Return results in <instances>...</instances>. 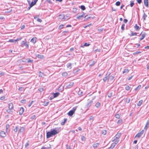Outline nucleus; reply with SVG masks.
Instances as JSON below:
<instances>
[{
    "label": "nucleus",
    "instance_id": "obj_1",
    "mask_svg": "<svg viewBox=\"0 0 149 149\" xmlns=\"http://www.w3.org/2000/svg\"><path fill=\"white\" fill-rule=\"evenodd\" d=\"M59 132L58 129L57 128L52 129L50 132H47V138H49L51 137L56 135L58 134Z\"/></svg>",
    "mask_w": 149,
    "mask_h": 149
},
{
    "label": "nucleus",
    "instance_id": "obj_2",
    "mask_svg": "<svg viewBox=\"0 0 149 149\" xmlns=\"http://www.w3.org/2000/svg\"><path fill=\"white\" fill-rule=\"evenodd\" d=\"M58 17L59 19L63 21L67 20L70 18L69 16L67 15H65L63 14L59 15Z\"/></svg>",
    "mask_w": 149,
    "mask_h": 149
},
{
    "label": "nucleus",
    "instance_id": "obj_3",
    "mask_svg": "<svg viewBox=\"0 0 149 149\" xmlns=\"http://www.w3.org/2000/svg\"><path fill=\"white\" fill-rule=\"evenodd\" d=\"M143 133L144 130H142L140 132L136 134V135L135 136V137H140L143 134Z\"/></svg>",
    "mask_w": 149,
    "mask_h": 149
},
{
    "label": "nucleus",
    "instance_id": "obj_4",
    "mask_svg": "<svg viewBox=\"0 0 149 149\" xmlns=\"http://www.w3.org/2000/svg\"><path fill=\"white\" fill-rule=\"evenodd\" d=\"M111 73H110L108 74L107 73L106 75V76L103 79V80L104 82H106L107 80L109 79V76L110 75Z\"/></svg>",
    "mask_w": 149,
    "mask_h": 149
},
{
    "label": "nucleus",
    "instance_id": "obj_5",
    "mask_svg": "<svg viewBox=\"0 0 149 149\" xmlns=\"http://www.w3.org/2000/svg\"><path fill=\"white\" fill-rule=\"evenodd\" d=\"M93 101L92 100H88V103L86 104V107H90Z\"/></svg>",
    "mask_w": 149,
    "mask_h": 149
},
{
    "label": "nucleus",
    "instance_id": "obj_6",
    "mask_svg": "<svg viewBox=\"0 0 149 149\" xmlns=\"http://www.w3.org/2000/svg\"><path fill=\"white\" fill-rule=\"evenodd\" d=\"M121 136V133H118L115 136L114 138H115L116 139H119Z\"/></svg>",
    "mask_w": 149,
    "mask_h": 149
},
{
    "label": "nucleus",
    "instance_id": "obj_7",
    "mask_svg": "<svg viewBox=\"0 0 149 149\" xmlns=\"http://www.w3.org/2000/svg\"><path fill=\"white\" fill-rule=\"evenodd\" d=\"M0 135L2 137H5L6 136L5 132L3 131H1L0 132Z\"/></svg>",
    "mask_w": 149,
    "mask_h": 149
},
{
    "label": "nucleus",
    "instance_id": "obj_8",
    "mask_svg": "<svg viewBox=\"0 0 149 149\" xmlns=\"http://www.w3.org/2000/svg\"><path fill=\"white\" fill-rule=\"evenodd\" d=\"M144 4L147 7H148V0H144Z\"/></svg>",
    "mask_w": 149,
    "mask_h": 149
},
{
    "label": "nucleus",
    "instance_id": "obj_9",
    "mask_svg": "<svg viewBox=\"0 0 149 149\" xmlns=\"http://www.w3.org/2000/svg\"><path fill=\"white\" fill-rule=\"evenodd\" d=\"M24 112V109L23 107L20 108L19 110V114L20 115H22Z\"/></svg>",
    "mask_w": 149,
    "mask_h": 149
},
{
    "label": "nucleus",
    "instance_id": "obj_10",
    "mask_svg": "<svg viewBox=\"0 0 149 149\" xmlns=\"http://www.w3.org/2000/svg\"><path fill=\"white\" fill-rule=\"evenodd\" d=\"M73 84L74 83L73 82L69 83L66 86L68 88H70L73 86Z\"/></svg>",
    "mask_w": 149,
    "mask_h": 149
},
{
    "label": "nucleus",
    "instance_id": "obj_11",
    "mask_svg": "<svg viewBox=\"0 0 149 149\" xmlns=\"http://www.w3.org/2000/svg\"><path fill=\"white\" fill-rule=\"evenodd\" d=\"M74 112L73 111H72L71 110L68 113V115L70 116H72Z\"/></svg>",
    "mask_w": 149,
    "mask_h": 149
},
{
    "label": "nucleus",
    "instance_id": "obj_12",
    "mask_svg": "<svg viewBox=\"0 0 149 149\" xmlns=\"http://www.w3.org/2000/svg\"><path fill=\"white\" fill-rule=\"evenodd\" d=\"M13 107V105L12 103H10L9 104V109H12Z\"/></svg>",
    "mask_w": 149,
    "mask_h": 149
},
{
    "label": "nucleus",
    "instance_id": "obj_13",
    "mask_svg": "<svg viewBox=\"0 0 149 149\" xmlns=\"http://www.w3.org/2000/svg\"><path fill=\"white\" fill-rule=\"evenodd\" d=\"M141 34V36L140 38V40H142L145 37V33L142 34V32L140 34V35Z\"/></svg>",
    "mask_w": 149,
    "mask_h": 149
},
{
    "label": "nucleus",
    "instance_id": "obj_14",
    "mask_svg": "<svg viewBox=\"0 0 149 149\" xmlns=\"http://www.w3.org/2000/svg\"><path fill=\"white\" fill-rule=\"evenodd\" d=\"M18 40H19L18 39L17 40L10 39L8 42H16Z\"/></svg>",
    "mask_w": 149,
    "mask_h": 149
},
{
    "label": "nucleus",
    "instance_id": "obj_15",
    "mask_svg": "<svg viewBox=\"0 0 149 149\" xmlns=\"http://www.w3.org/2000/svg\"><path fill=\"white\" fill-rule=\"evenodd\" d=\"M67 120V118H64L63 120V121H62L61 123V125H65V123Z\"/></svg>",
    "mask_w": 149,
    "mask_h": 149
},
{
    "label": "nucleus",
    "instance_id": "obj_16",
    "mask_svg": "<svg viewBox=\"0 0 149 149\" xmlns=\"http://www.w3.org/2000/svg\"><path fill=\"white\" fill-rule=\"evenodd\" d=\"M119 139H116L115 138H114L113 140L112 141H115L113 143H114L115 145H116L119 142Z\"/></svg>",
    "mask_w": 149,
    "mask_h": 149
},
{
    "label": "nucleus",
    "instance_id": "obj_17",
    "mask_svg": "<svg viewBox=\"0 0 149 149\" xmlns=\"http://www.w3.org/2000/svg\"><path fill=\"white\" fill-rule=\"evenodd\" d=\"M80 70V69L79 68H76L73 70V72L74 74H76Z\"/></svg>",
    "mask_w": 149,
    "mask_h": 149
},
{
    "label": "nucleus",
    "instance_id": "obj_18",
    "mask_svg": "<svg viewBox=\"0 0 149 149\" xmlns=\"http://www.w3.org/2000/svg\"><path fill=\"white\" fill-rule=\"evenodd\" d=\"M116 145L114 143H113L111 144V146L108 148V149H112Z\"/></svg>",
    "mask_w": 149,
    "mask_h": 149
},
{
    "label": "nucleus",
    "instance_id": "obj_19",
    "mask_svg": "<svg viewBox=\"0 0 149 149\" xmlns=\"http://www.w3.org/2000/svg\"><path fill=\"white\" fill-rule=\"evenodd\" d=\"M143 102V101L142 100H140L138 103H137V105L138 106H140L142 104Z\"/></svg>",
    "mask_w": 149,
    "mask_h": 149
},
{
    "label": "nucleus",
    "instance_id": "obj_20",
    "mask_svg": "<svg viewBox=\"0 0 149 149\" xmlns=\"http://www.w3.org/2000/svg\"><path fill=\"white\" fill-rule=\"evenodd\" d=\"M130 88L131 87H130L128 85H125V89L127 91H129L130 89Z\"/></svg>",
    "mask_w": 149,
    "mask_h": 149
},
{
    "label": "nucleus",
    "instance_id": "obj_21",
    "mask_svg": "<svg viewBox=\"0 0 149 149\" xmlns=\"http://www.w3.org/2000/svg\"><path fill=\"white\" fill-rule=\"evenodd\" d=\"M39 77H42L43 76H44V75L43 73L41 71H39Z\"/></svg>",
    "mask_w": 149,
    "mask_h": 149
},
{
    "label": "nucleus",
    "instance_id": "obj_22",
    "mask_svg": "<svg viewBox=\"0 0 149 149\" xmlns=\"http://www.w3.org/2000/svg\"><path fill=\"white\" fill-rule=\"evenodd\" d=\"M36 1H32L30 4V7H32L34 5H35L36 4Z\"/></svg>",
    "mask_w": 149,
    "mask_h": 149
},
{
    "label": "nucleus",
    "instance_id": "obj_23",
    "mask_svg": "<svg viewBox=\"0 0 149 149\" xmlns=\"http://www.w3.org/2000/svg\"><path fill=\"white\" fill-rule=\"evenodd\" d=\"M60 94V93H54V98L57 97H58Z\"/></svg>",
    "mask_w": 149,
    "mask_h": 149
},
{
    "label": "nucleus",
    "instance_id": "obj_24",
    "mask_svg": "<svg viewBox=\"0 0 149 149\" xmlns=\"http://www.w3.org/2000/svg\"><path fill=\"white\" fill-rule=\"evenodd\" d=\"M99 144L98 143H94L93 144V146L94 148H96L99 146Z\"/></svg>",
    "mask_w": 149,
    "mask_h": 149
},
{
    "label": "nucleus",
    "instance_id": "obj_25",
    "mask_svg": "<svg viewBox=\"0 0 149 149\" xmlns=\"http://www.w3.org/2000/svg\"><path fill=\"white\" fill-rule=\"evenodd\" d=\"M108 96L109 97H111L113 96V93L112 92H109L108 93Z\"/></svg>",
    "mask_w": 149,
    "mask_h": 149
},
{
    "label": "nucleus",
    "instance_id": "obj_26",
    "mask_svg": "<svg viewBox=\"0 0 149 149\" xmlns=\"http://www.w3.org/2000/svg\"><path fill=\"white\" fill-rule=\"evenodd\" d=\"M62 75L63 77H66L68 76V74L66 72H64L62 73Z\"/></svg>",
    "mask_w": 149,
    "mask_h": 149
},
{
    "label": "nucleus",
    "instance_id": "obj_27",
    "mask_svg": "<svg viewBox=\"0 0 149 149\" xmlns=\"http://www.w3.org/2000/svg\"><path fill=\"white\" fill-rule=\"evenodd\" d=\"M36 56L38 58H41V59L43 58L44 57L43 56V55H40V54H38Z\"/></svg>",
    "mask_w": 149,
    "mask_h": 149
},
{
    "label": "nucleus",
    "instance_id": "obj_28",
    "mask_svg": "<svg viewBox=\"0 0 149 149\" xmlns=\"http://www.w3.org/2000/svg\"><path fill=\"white\" fill-rule=\"evenodd\" d=\"M11 109H7L6 110V111L8 113L12 114V113L13 111L11 110Z\"/></svg>",
    "mask_w": 149,
    "mask_h": 149
},
{
    "label": "nucleus",
    "instance_id": "obj_29",
    "mask_svg": "<svg viewBox=\"0 0 149 149\" xmlns=\"http://www.w3.org/2000/svg\"><path fill=\"white\" fill-rule=\"evenodd\" d=\"M140 28H139V26L137 25V24H136L134 26V29L136 30H139Z\"/></svg>",
    "mask_w": 149,
    "mask_h": 149
},
{
    "label": "nucleus",
    "instance_id": "obj_30",
    "mask_svg": "<svg viewBox=\"0 0 149 149\" xmlns=\"http://www.w3.org/2000/svg\"><path fill=\"white\" fill-rule=\"evenodd\" d=\"M50 146L49 147H46L44 146L42 147L41 149H51V147H50Z\"/></svg>",
    "mask_w": 149,
    "mask_h": 149
},
{
    "label": "nucleus",
    "instance_id": "obj_31",
    "mask_svg": "<svg viewBox=\"0 0 149 149\" xmlns=\"http://www.w3.org/2000/svg\"><path fill=\"white\" fill-rule=\"evenodd\" d=\"M31 41L33 43L36 42V38H33L31 40Z\"/></svg>",
    "mask_w": 149,
    "mask_h": 149
},
{
    "label": "nucleus",
    "instance_id": "obj_32",
    "mask_svg": "<svg viewBox=\"0 0 149 149\" xmlns=\"http://www.w3.org/2000/svg\"><path fill=\"white\" fill-rule=\"evenodd\" d=\"M137 33H133V32H132L131 34L130 35V36H136Z\"/></svg>",
    "mask_w": 149,
    "mask_h": 149
},
{
    "label": "nucleus",
    "instance_id": "obj_33",
    "mask_svg": "<svg viewBox=\"0 0 149 149\" xmlns=\"http://www.w3.org/2000/svg\"><path fill=\"white\" fill-rule=\"evenodd\" d=\"M147 16V15H146L145 13H144L143 16V20H145L146 19V17Z\"/></svg>",
    "mask_w": 149,
    "mask_h": 149
},
{
    "label": "nucleus",
    "instance_id": "obj_34",
    "mask_svg": "<svg viewBox=\"0 0 149 149\" xmlns=\"http://www.w3.org/2000/svg\"><path fill=\"white\" fill-rule=\"evenodd\" d=\"M80 8L81 9L83 10H85L86 9L85 6L84 5H82L81 6Z\"/></svg>",
    "mask_w": 149,
    "mask_h": 149
},
{
    "label": "nucleus",
    "instance_id": "obj_35",
    "mask_svg": "<svg viewBox=\"0 0 149 149\" xmlns=\"http://www.w3.org/2000/svg\"><path fill=\"white\" fill-rule=\"evenodd\" d=\"M114 78V77L112 76H111L110 77L109 76V79L110 81H112Z\"/></svg>",
    "mask_w": 149,
    "mask_h": 149
},
{
    "label": "nucleus",
    "instance_id": "obj_36",
    "mask_svg": "<svg viewBox=\"0 0 149 149\" xmlns=\"http://www.w3.org/2000/svg\"><path fill=\"white\" fill-rule=\"evenodd\" d=\"M141 85H139L136 88H135V91H137V90H139L140 88H141Z\"/></svg>",
    "mask_w": 149,
    "mask_h": 149
},
{
    "label": "nucleus",
    "instance_id": "obj_37",
    "mask_svg": "<svg viewBox=\"0 0 149 149\" xmlns=\"http://www.w3.org/2000/svg\"><path fill=\"white\" fill-rule=\"evenodd\" d=\"M25 128L23 127H21L19 130V132H23Z\"/></svg>",
    "mask_w": 149,
    "mask_h": 149
},
{
    "label": "nucleus",
    "instance_id": "obj_38",
    "mask_svg": "<svg viewBox=\"0 0 149 149\" xmlns=\"http://www.w3.org/2000/svg\"><path fill=\"white\" fill-rule=\"evenodd\" d=\"M129 70L128 69H125L123 72V74L125 73H127L129 72Z\"/></svg>",
    "mask_w": 149,
    "mask_h": 149
},
{
    "label": "nucleus",
    "instance_id": "obj_39",
    "mask_svg": "<svg viewBox=\"0 0 149 149\" xmlns=\"http://www.w3.org/2000/svg\"><path fill=\"white\" fill-rule=\"evenodd\" d=\"M134 5V1H130V6L131 7H132Z\"/></svg>",
    "mask_w": 149,
    "mask_h": 149
},
{
    "label": "nucleus",
    "instance_id": "obj_40",
    "mask_svg": "<svg viewBox=\"0 0 149 149\" xmlns=\"http://www.w3.org/2000/svg\"><path fill=\"white\" fill-rule=\"evenodd\" d=\"M100 105V102H97L95 104V106L98 108L99 107Z\"/></svg>",
    "mask_w": 149,
    "mask_h": 149
},
{
    "label": "nucleus",
    "instance_id": "obj_41",
    "mask_svg": "<svg viewBox=\"0 0 149 149\" xmlns=\"http://www.w3.org/2000/svg\"><path fill=\"white\" fill-rule=\"evenodd\" d=\"M122 119H120L117 122V123L118 124H120L122 123Z\"/></svg>",
    "mask_w": 149,
    "mask_h": 149
},
{
    "label": "nucleus",
    "instance_id": "obj_42",
    "mask_svg": "<svg viewBox=\"0 0 149 149\" xmlns=\"http://www.w3.org/2000/svg\"><path fill=\"white\" fill-rule=\"evenodd\" d=\"M71 64L70 63H68L67 65V67L68 68H71Z\"/></svg>",
    "mask_w": 149,
    "mask_h": 149
},
{
    "label": "nucleus",
    "instance_id": "obj_43",
    "mask_svg": "<svg viewBox=\"0 0 149 149\" xmlns=\"http://www.w3.org/2000/svg\"><path fill=\"white\" fill-rule=\"evenodd\" d=\"M125 24H123L121 26V29L122 30V31H123L125 29Z\"/></svg>",
    "mask_w": 149,
    "mask_h": 149
},
{
    "label": "nucleus",
    "instance_id": "obj_44",
    "mask_svg": "<svg viewBox=\"0 0 149 149\" xmlns=\"http://www.w3.org/2000/svg\"><path fill=\"white\" fill-rule=\"evenodd\" d=\"M18 129V127L17 126H16L15 128L13 130L15 132H17Z\"/></svg>",
    "mask_w": 149,
    "mask_h": 149
},
{
    "label": "nucleus",
    "instance_id": "obj_45",
    "mask_svg": "<svg viewBox=\"0 0 149 149\" xmlns=\"http://www.w3.org/2000/svg\"><path fill=\"white\" fill-rule=\"evenodd\" d=\"M102 134L105 135L107 133V131L106 130H104L102 131Z\"/></svg>",
    "mask_w": 149,
    "mask_h": 149
},
{
    "label": "nucleus",
    "instance_id": "obj_46",
    "mask_svg": "<svg viewBox=\"0 0 149 149\" xmlns=\"http://www.w3.org/2000/svg\"><path fill=\"white\" fill-rule=\"evenodd\" d=\"M120 3L119 1H118L116 2V6H118L120 5Z\"/></svg>",
    "mask_w": 149,
    "mask_h": 149
},
{
    "label": "nucleus",
    "instance_id": "obj_47",
    "mask_svg": "<svg viewBox=\"0 0 149 149\" xmlns=\"http://www.w3.org/2000/svg\"><path fill=\"white\" fill-rule=\"evenodd\" d=\"M64 25L63 24H61L60 25L59 27L58 28L59 29H63V27Z\"/></svg>",
    "mask_w": 149,
    "mask_h": 149
},
{
    "label": "nucleus",
    "instance_id": "obj_48",
    "mask_svg": "<svg viewBox=\"0 0 149 149\" xmlns=\"http://www.w3.org/2000/svg\"><path fill=\"white\" fill-rule=\"evenodd\" d=\"M83 17V15H79V16H78L77 17V18L78 19H79Z\"/></svg>",
    "mask_w": 149,
    "mask_h": 149
},
{
    "label": "nucleus",
    "instance_id": "obj_49",
    "mask_svg": "<svg viewBox=\"0 0 149 149\" xmlns=\"http://www.w3.org/2000/svg\"><path fill=\"white\" fill-rule=\"evenodd\" d=\"M116 118H120V116L119 114H117L116 115Z\"/></svg>",
    "mask_w": 149,
    "mask_h": 149
},
{
    "label": "nucleus",
    "instance_id": "obj_50",
    "mask_svg": "<svg viewBox=\"0 0 149 149\" xmlns=\"http://www.w3.org/2000/svg\"><path fill=\"white\" fill-rule=\"evenodd\" d=\"M148 127V126L146 125L144 128V130H147V129Z\"/></svg>",
    "mask_w": 149,
    "mask_h": 149
},
{
    "label": "nucleus",
    "instance_id": "obj_51",
    "mask_svg": "<svg viewBox=\"0 0 149 149\" xmlns=\"http://www.w3.org/2000/svg\"><path fill=\"white\" fill-rule=\"evenodd\" d=\"M37 21L40 22H42V20L40 18H38L37 19Z\"/></svg>",
    "mask_w": 149,
    "mask_h": 149
},
{
    "label": "nucleus",
    "instance_id": "obj_52",
    "mask_svg": "<svg viewBox=\"0 0 149 149\" xmlns=\"http://www.w3.org/2000/svg\"><path fill=\"white\" fill-rule=\"evenodd\" d=\"M49 102H45L44 103V105L45 106H46L47 105H48V104H49Z\"/></svg>",
    "mask_w": 149,
    "mask_h": 149
},
{
    "label": "nucleus",
    "instance_id": "obj_53",
    "mask_svg": "<svg viewBox=\"0 0 149 149\" xmlns=\"http://www.w3.org/2000/svg\"><path fill=\"white\" fill-rule=\"evenodd\" d=\"M90 44L88 43H86L84 45V46H88L90 45Z\"/></svg>",
    "mask_w": 149,
    "mask_h": 149
},
{
    "label": "nucleus",
    "instance_id": "obj_54",
    "mask_svg": "<svg viewBox=\"0 0 149 149\" xmlns=\"http://www.w3.org/2000/svg\"><path fill=\"white\" fill-rule=\"evenodd\" d=\"M76 109V107H74L71 110L72 111H73L74 112L75 111Z\"/></svg>",
    "mask_w": 149,
    "mask_h": 149
},
{
    "label": "nucleus",
    "instance_id": "obj_55",
    "mask_svg": "<svg viewBox=\"0 0 149 149\" xmlns=\"http://www.w3.org/2000/svg\"><path fill=\"white\" fill-rule=\"evenodd\" d=\"M66 146V149H71L69 145H67Z\"/></svg>",
    "mask_w": 149,
    "mask_h": 149
},
{
    "label": "nucleus",
    "instance_id": "obj_56",
    "mask_svg": "<svg viewBox=\"0 0 149 149\" xmlns=\"http://www.w3.org/2000/svg\"><path fill=\"white\" fill-rule=\"evenodd\" d=\"M46 1L49 3H52L51 0H46Z\"/></svg>",
    "mask_w": 149,
    "mask_h": 149
},
{
    "label": "nucleus",
    "instance_id": "obj_57",
    "mask_svg": "<svg viewBox=\"0 0 149 149\" xmlns=\"http://www.w3.org/2000/svg\"><path fill=\"white\" fill-rule=\"evenodd\" d=\"M141 53V52L140 51H137L136 52L134 53L133 54H140Z\"/></svg>",
    "mask_w": 149,
    "mask_h": 149
},
{
    "label": "nucleus",
    "instance_id": "obj_58",
    "mask_svg": "<svg viewBox=\"0 0 149 149\" xmlns=\"http://www.w3.org/2000/svg\"><path fill=\"white\" fill-rule=\"evenodd\" d=\"M24 45L25 46H26L27 47H29V45L26 43H24Z\"/></svg>",
    "mask_w": 149,
    "mask_h": 149
},
{
    "label": "nucleus",
    "instance_id": "obj_59",
    "mask_svg": "<svg viewBox=\"0 0 149 149\" xmlns=\"http://www.w3.org/2000/svg\"><path fill=\"white\" fill-rule=\"evenodd\" d=\"M137 1L139 4H140L142 2V0H137Z\"/></svg>",
    "mask_w": 149,
    "mask_h": 149
},
{
    "label": "nucleus",
    "instance_id": "obj_60",
    "mask_svg": "<svg viewBox=\"0 0 149 149\" xmlns=\"http://www.w3.org/2000/svg\"><path fill=\"white\" fill-rule=\"evenodd\" d=\"M124 22L125 23H126L127 22L128 20L126 19H124Z\"/></svg>",
    "mask_w": 149,
    "mask_h": 149
},
{
    "label": "nucleus",
    "instance_id": "obj_61",
    "mask_svg": "<svg viewBox=\"0 0 149 149\" xmlns=\"http://www.w3.org/2000/svg\"><path fill=\"white\" fill-rule=\"evenodd\" d=\"M33 61L32 60H30V59H28V60H27V62L28 63H30V62H31Z\"/></svg>",
    "mask_w": 149,
    "mask_h": 149
},
{
    "label": "nucleus",
    "instance_id": "obj_62",
    "mask_svg": "<svg viewBox=\"0 0 149 149\" xmlns=\"http://www.w3.org/2000/svg\"><path fill=\"white\" fill-rule=\"evenodd\" d=\"M43 88H40L39 89V91L40 92H42L43 91Z\"/></svg>",
    "mask_w": 149,
    "mask_h": 149
},
{
    "label": "nucleus",
    "instance_id": "obj_63",
    "mask_svg": "<svg viewBox=\"0 0 149 149\" xmlns=\"http://www.w3.org/2000/svg\"><path fill=\"white\" fill-rule=\"evenodd\" d=\"M25 27V26L24 25H23L21 27V30L23 29Z\"/></svg>",
    "mask_w": 149,
    "mask_h": 149
},
{
    "label": "nucleus",
    "instance_id": "obj_64",
    "mask_svg": "<svg viewBox=\"0 0 149 149\" xmlns=\"http://www.w3.org/2000/svg\"><path fill=\"white\" fill-rule=\"evenodd\" d=\"M146 125H149V120H147Z\"/></svg>",
    "mask_w": 149,
    "mask_h": 149
}]
</instances>
